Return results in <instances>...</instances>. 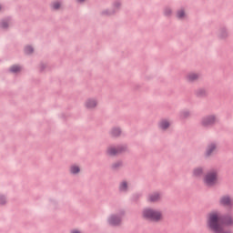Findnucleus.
Returning a JSON list of instances; mask_svg holds the SVG:
<instances>
[{
  "label": "nucleus",
  "mask_w": 233,
  "mask_h": 233,
  "mask_svg": "<svg viewBox=\"0 0 233 233\" xmlns=\"http://www.w3.org/2000/svg\"><path fill=\"white\" fill-rule=\"evenodd\" d=\"M4 203H5V201H2V200L0 199V205H4Z\"/></svg>",
  "instance_id": "nucleus-24"
},
{
  "label": "nucleus",
  "mask_w": 233,
  "mask_h": 233,
  "mask_svg": "<svg viewBox=\"0 0 233 233\" xmlns=\"http://www.w3.org/2000/svg\"><path fill=\"white\" fill-rule=\"evenodd\" d=\"M10 71L13 72L14 74H16V72H21V66H13L10 68Z\"/></svg>",
  "instance_id": "nucleus-15"
},
{
  "label": "nucleus",
  "mask_w": 233,
  "mask_h": 233,
  "mask_svg": "<svg viewBox=\"0 0 233 233\" xmlns=\"http://www.w3.org/2000/svg\"><path fill=\"white\" fill-rule=\"evenodd\" d=\"M86 108H96L97 106V101L96 99H88L86 102Z\"/></svg>",
  "instance_id": "nucleus-8"
},
{
  "label": "nucleus",
  "mask_w": 233,
  "mask_h": 233,
  "mask_svg": "<svg viewBox=\"0 0 233 233\" xmlns=\"http://www.w3.org/2000/svg\"><path fill=\"white\" fill-rule=\"evenodd\" d=\"M109 225H112L113 227H116L121 223V218L117 217V215H113L108 219Z\"/></svg>",
  "instance_id": "nucleus-5"
},
{
  "label": "nucleus",
  "mask_w": 233,
  "mask_h": 233,
  "mask_svg": "<svg viewBox=\"0 0 233 233\" xmlns=\"http://www.w3.org/2000/svg\"><path fill=\"white\" fill-rule=\"evenodd\" d=\"M120 190L122 192H125V190H127V188H128V183H127V181H123L121 184H120V187H119Z\"/></svg>",
  "instance_id": "nucleus-12"
},
{
  "label": "nucleus",
  "mask_w": 233,
  "mask_h": 233,
  "mask_svg": "<svg viewBox=\"0 0 233 233\" xmlns=\"http://www.w3.org/2000/svg\"><path fill=\"white\" fill-rule=\"evenodd\" d=\"M25 54H32L34 49L31 46H26L25 49Z\"/></svg>",
  "instance_id": "nucleus-18"
},
{
  "label": "nucleus",
  "mask_w": 233,
  "mask_h": 233,
  "mask_svg": "<svg viewBox=\"0 0 233 233\" xmlns=\"http://www.w3.org/2000/svg\"><path fill=\"white\" fill-rule=\"evenodd\" d=\"M6 26H8V25L6 24V22H3V23H2V27H3V28H6Z\"/></svg>",
  "instance_id": "nucleus-22"
},
{
  "label": "nucleus",
  "mask_w": 233,
  "mask_h": 233,
  "mask_svg": "<svg viewBox=\"0 0 233 233\" xmlns=\"http://www.w3.org/2000/svg\"><path fill=\"white\" fill-rule=\"evenodd\" d=\"M60 6H61V4H59V2H55V3L53 4V8H54L55 10L59 9Z\"/></svg>",
  "instance_id": "nucleus-19"
},
{
  "label": "nucleus",
  "mask_w": 233,
  "mask_h": 233,
  "mask_svg": "<svg viewBox=\"0 0 233 233\" xmlns=\"http://www.w3.org/2000/svg\"><path fill=\"white\" fill-rule=\"evenodd\" d=\"M85 0H77L78 3H83Z\"/></svg>",
  "instance_id": "nucleus-25"
},
{
  "label": "nucleus",
  "mask_w": 233,
  "mask_h": 233,
  "mask_svg": "<svg viewBox=\"0 0 233 233\" xmlns=\"http://www.w3.org/2000/svg\"><path fill=\"white\" fill-rule=\"evenodd\" d=\"M193 174L196 177L201 176L203 174V169L201 167H198L193 171Z\"/></svg>",
  "instance_id": "nucleus-14"
},
{
  "label": "nucleus",
  "mask_w": 233,
  "mask_h": 233,
  "mask_svg": "<svg viewBox=\"0 0 233 233\" xmlns=\"http://www.w3.org/2000/svg\"><path fill=\"white\" fill-rule=\"evenodd\" d=\"M199 79V75L196 73H190L187 76V81H189V83H193V81H198Z\"/></svg>",
  "instance_id": "nucleus-7"
},
{
  "label": "nucleus",
  "mask_w": 233,
  "mask_h": 233,
  "mask_svg": "<svg viewBox=\"0 0 233 233\" xmlns=\"http://www.w3.org/2000/svg\"><path fill=\"white\" fill-rule=\"evenodd\" d=\"M216 121H218V119L216 118L215 116H209L202 120V125L204 127H210V125H214Z\"/></svg>",
  "instance_id": "nucleus-3"
},
{
  "label": "nucleus",
  "mask_w": 233,
  "mask_h": 233,
  "mask_svg": "<svg viewBox=\"0 0 233 233\" xmlns=\"http://www.w3.org/2000/svg\"><path fill=\"white\" fill-rule=\"evenodd\" d=\"M159 199H161V194L159 193H153L148 197V201L150 203H156L157 201H159Z\"/></svg>",
  "instance_id": "nucleus-6"
},
{
  "label": "nucleus",
  "mask_w": 233,
  "mask_h": 233,
  "mask_svg": "<svg viewBox=\"0 0 233 233\" xmlns=\"http://www.w3.org/2000/svg\"><path fill=\"white\" fill-rule=\"evenodd\" d=\"M79 167L77 166H72L71 168H70V172L71 174H79Z\"/></svg>",
  "instance_id": "nucleus-13"
},
{
  "label": "nucleus",
  "mask_w": 233,
  "mask_h": 233,
  "mask_svg": "<svg viewBox=\"0 0 233 233\" xmlns=\"http://www.w3.org/2000/svg\"><path fill=\"white\" fill-rule=\"evenodd\" d=\"M143 219L152 221L153 223H159L163 221V212L157 209L147 208L142 210Z\"/></svg>",
  "instance_id": "nucleus-1"
},
{
  "label": "nucleus",
  "mask_w": 233,
  "mask_h": 233,
  "mask_svg": "<svg viewBox=\"0 0 233 233\" xmlns=\"http://www.w3.org/2000/svg\"><path fill=\"white\" fill-rule=\"evenodd\" d=\"M214 150H216V144H210L207 149V156H210Z\"/></svg>",
  "instance_id": "nucleus-11"
},
{
  "label": "nucleus",
  "mask_w": 233,
  "mask_h": 233,
  "mask_svg": "<svg viewBox=\"0 0 233 233\" xmlns=\"http://www.w3.org/2000/svg\"><path fill=\"white\" fill-rule=\"evenodd\" d=\"M0 10H1V5H0Z\"/></svg>",
  "instance_id": "nucleus-26"
},
{
  "label": "nucleus",
  "mask_w": 233,
  "mask_h": 233,
  "mask_svg": "<svg viewBox=\"0 0 233 233\" xmlns=\"http://www.w3.org/2000/svg\"><path fill=\"white\" fill-rule=\"evenodd\" d=\"M204 183L208 187H213V185H216L218 183V172L216 171H210L208 172L204 178Z\"/></svg>",
  "instance_id": "nucleus-2"
},
{
  "label": "nucleus",
  "mask_w": 233,
  "mask_h": 233,
  "mask_svg": "<svg viewBox=\"0 0 233 233\" xmlns=\"http://www.w3.org/2000/svg\"><path fill=\"white\" fill-rule=\"evenodd\" d=\"M177 17H178V19H183V17H185V11L183 10L178 11L177 14Z\"/></svg>",
  "instance_id": "nucleus-16"
},
{
  "label": "nucleus",
  "mask_w": 233,
  "mask_h": 233,
  "mask_svg": "<svg viewBox=\"0 0 233 233\" xmlns=\"http://www.w3.org/2000/svg\"><path fill=\"white\" fill-rule=\"evenodd\" d=\"M233 200L228 196H223L220 198V205H223L224 207H230L232 205Z\"/></svg>",
  "instance_id": "nucleus-4"
},
{
  "label": "nucleus",
  "mask_w": 233,
  "mask_h": 233,
  "mask_svg": "<svg viewBox=\"0 0 233 233\" xmlns=\"http://www.w3.org/2000/svg\"><path fill=\"white\" fill-rule=\"evenodd\" d=\"M121 148H116L114 147H111L107 148V154L108 156H116L121 152Z\"/></svg>",
  "instance_id": "nucleus-9"
},
{
  "label": "nucleus",
  "mask_w": 233,
  "mask_h": 233,
  "mask_svg": "<svg viewBox=\"0 0 233 233\" xmlns=\"http://www.w3.org/2000/svg\"><path fill=\"white\" fill-rule=\"evenodd\" d=\"M198 94L199 96H205L207 94V91L205 89H200Z\"/></svg>",
  "instance_id": "nucleus-20"
},
{
  "label": "nucleus",
  "mask_w": 233,
  "mask_h": 233,
  "mask_svg": "<svg viewBox=\"0 0 233 233\" xmlns=\"http://www.w3.org/2000/svg\"><path fill=\"white\" fill-rule=\"evenodd\" d=\"M71 233H81V231L77 230V229H74L71 231Z\"/></svg>",
  "instance_id": "nucleus-23"
},
{
  "label": "nucleus",
  "mask_w": 233,
  "mask_h": 233,
  "mask_svg": "<svg viewBox=\"0 0 233 233\" xmlns=\"http://www.w3.org/2000/svg\"><path fill=\"white\" fill-rule=\"evenodd\" d=\"M159 127L162 130H167V128L170 127V122H168V120H162L159 123Z\"/></svg>",
  "instance_id": "nucleus-10"
},
{
  "label": "nucleus",
  "mask_w": 233,
  "mask_h": 233,
  "mask_svg": "<svg viewBox=\"0 0 233 233\" xmlns=\"http://www.w3.org/2000/svg\"><path fill=\"white\" fill-rule=\"evenodd\" d=\"M171 12L172 11L170 9H166L165 14L166 15H170Z\"/></svg>",
  "instance_id": "nucleus-21"
},
{
  "label": "nucleus",
  "mask_w": 233,
  "mask_h": 233,
  "mask_svg": "<svg viewBox=\"0 0 233 233\" xmlns=\"http://www.w3.org/2000/svg\"><path fill=\"white\" fill-rule=\"evenodd\" d=\"M112 134H113V136H119V134H121V129H119V128H114L113 130H112Z\"/></svg>",
  "instance_id": "nucleus-17"
}]
</instances>
